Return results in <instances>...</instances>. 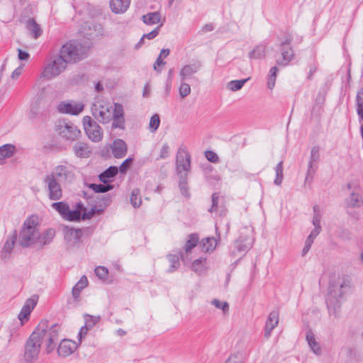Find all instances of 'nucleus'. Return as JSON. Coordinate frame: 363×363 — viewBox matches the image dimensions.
Instances as JSON below:
<instances>
[{
    "label": "nucleus",
    "mask_w": 363,
    "mask_h": 363,
    "mask_svg": "<svg viewBox=\"0 0 363 363\" xmlns=\"http://www.w3.org/2000/svg\"><path fill=\"white\" fill-rule=\"evenodd\" d=\"M59 324H53L50 327L48 325V320H42L33 333L38 334L37 340L42 345L43 342H46V350L48 353L52 352L56 346V342L59 340V333L60 331Z\"/></svg>",
    "instance_id": "nucleus-1"
},
{
    "label": "nucleus",
    "mask_w": 363,
    "mask_h": 363,
    "mask_svg": "<svg viewBox=\"0 0 363 363\" xmlns=\"http://www.w3.org/2000/svg\"><path fill=\"white\" fill-rule=\"evenodd\" d=\"M347 287L345 281L337 284L330 281L328 286V293L325 298V303L330 315L338 316L341 308V298L345 293L344 289Z\"/></svg>",
    "instance_id": "nucleus-2"
},
{
    "label": "nucleus",
    "mask_w": 363,
    "mask_h": 363,
    "mask_svg": "<svg viewBox=\"0 0 363 363\" xmlns=\"http://www.w3.org/2000/svg\"><path fill=\"white\" fill-rule=\"evenodd\" d=\"M38 224V218L33 216L28 218L24 221L18 240L21 247H29L36 243L39 238Z\"/></svg>",
    "instance_id": "nucleus-3"
},
{
    "label": "nucleus",
    "mask_w": 363,
    "mask_h": 363,
    "mask_svg": "<svg viewBox=\"0 0 363 363\" xmlns=\"http://www.w3.org/2000/svg\"><path fill=\"white\" fill-rule=\"evenodd\" d=\"M58 56L63 58L67 65L78 62L84 58L83 48L77 41H69L62 45Z\"/></svg>",
    "instance_id": "nucleus-4"
},
{
    "label": "nucleus",
    "mask_w": 363,
    "mask_h": 363,
    "mask_svg": "<svg viewBox=\"0 0 363 363\" xmlns=\"http://www.w3.org/2000/svg\"><path fill=\"white\" fill-rule=\"evenodd\" d=\"M55 130L58 135L66 141L73 142L79 139L81 131L72 121L68 120H59L55 125Z\"/></svg>",
    "instance_id": "nucleus-5"
},
{
    "label": "nucleus",
    "mask_w": 363,
    "mask_h": 363,
    "mask_svg": "<svg viewBox=\"0 0 363 363\" xmlns=\"http://www.w3.org/2000/svg\"><path fill=\"white\" fill-rule=\"evenodd\" d=\"M65 60L59 56L50 57L46 62L40 77L50 80L63 72L67 68Z\"/></svg>",
    "instance_id": "nucleus-6"
},
{
    "label": "nucleus",
    "mask_w": 363,
    "mask_h": 363,
    "mask_svg": "<svg viewBox=\"0 0 363 363\" xmlns=\"http://www.w3.org/2000/svg\"><path fill=\"white\" fill-rule=\"evenodd\" d=\"M284 40L279 44V50L281 55V58L277 59V65L281 67L287 66L294 57V50L291 45L293 40L292 33L286 31L284 34Z\"/></svg>",
    "instance_id": "nucleus-7"
},
{
    "label": "nucleus",
    "mask_w": 363,
    "mask_h": 363,
    "mask_svg": "<svg viewBox=\"0 0 363 363\" xmlns=\"http://www.w3.org/2000/svg\"><path fill=\"white\" fill-rule=\"evenodd\" d=\"M45 189L50 200L57 201L62 198V189L60 182L50 174H47L43 180Z\"/></svg>",
    "instance_id": "nucleus-8"
},
{
    "label": "nucleus",
    "mask_w": 363,
    "mask_h": 363,
    "mask_svg": "<svg viewBox=\"0 0 363 363\" xmlns=\"http://www.w3.org/2000/svg\"><path fill=\"white\" fill-rule=\"evenodd\" d=\"M38 337L36 333H33L25 344L23 357L27 362H32L38 357L41 344L37 340Z\"/></svg>",
    "instance_id": "nucleus-9"
},
{
    "label": "nucleus",
    "mask_w": 363,
    "mask_h": 363,
    "mask_svg": "<svg viewBox=\"0 0 363 363\" xmlns=\"http://www.w3.org/2000/svg\"><path fill=\"white\" fill-rule=\"evenodd\" d=\"M113 108L108 104L102 105L101 103L96 102L91 107L93 116L101 123H109L113 118Z\"/></svg>",
    "instance_id": "nucleus-10"
},
{
    "label": "nucleus",
    "mask_w": 363,
    "mask_h": 363,
    "mask_svg": "<svg viewBox=\"0 0 363 363\" xmlns=\"http://www.w3.org/2000/svg\"><path fill=\"white\" fill-rule=\"evenodd\" d=\"M83 125L88 138L93 142H99L103 137V133L99 125L90 116L83 118Z\"/></svg>",
    "instance_id": "nucleus-11"
},
{
    "label": "nucleus",
    "mask_w": 363,
    "mask_h": 363,
    "mask_svg": "<svg viewBox=\"0 0 363 363\" xmlns=\"http://www.w3.org/2000/svg\"><path fill=\"white\" fill-rule=\"evenodd\" d=\"M191 170V156L185 150H179L176 157V171L179 177L181 174L188 176Z\"/></svg>",
    "instance_id": "nucleus-12"
},
{
    "label": "nucleus",
    "mask_w": 363,
    "mask_h": 363,
    "mask_svg": "<svg viewBox=\"0 0 363 363\" xmlns=\"http://www.w3.org/2000/svg\"><path fill=\"white\" fill-rule=\"evenodd\" d=\"M50 174L55 176V178L60 182L64 183H70L75 178V174L72 167L67 164L55 167Z\"/></svg>",
    "instance_id": "nucleus-13"
},
{
    "label": "nucleus",
    "mask_w": 363,
    "mask_h": 363,
    "mask_svg": "<svg viewBox=\"0 0 363 363\" xmlns=\"http://www.w3.org/2000/svg\"><path fill=\"white\" fill-rule=\"evenodd\" d=\"M320 160V147L318 145H315L311 148V155L309 162L308 163L307 173L305 178V184L308 182L310 184L313 179V176L315 174L316 169L318 167L315 163L318 162Z\"/></svg>",
    "instance_id": "nucleus-14"
},
{
    "label": "nucleus",
    "mask_w": 363,
    "mask_h": 363,
    "mask_svg": "<svg viewBox=\"0 0 363 363\" xmlns=\"http://www.w3.org/2000/svg\"><path fill=\"white\" fill-rule=\"evenodd\" d=\"M84 104L74 101H61L57 105V110L62 113L78 115L84 109Z\"/></svg>",
    "instance_id": "nucleus-15"
},
{
    "label": "nucleus",
    "mask_w": 363,
    "mask_h": 363,
    "mask_svg": "<svg viewBox=\"0 0 363 363\" xmlns=\"http://www.w3.org/2000/svg\"><path fill=\"white\" fill-rule=\"evenodd\" d=\"M112 128L125 129V119L123 107L120 104H115L112 114Z\"/></svg>",
    "instance_id": "nucleus-16"
},
{
    "label": "nucleus",
    "mask_w": 363,
    "mask_h": 363,
    "mask_svg": "<svg viewBox=\"0 0 363 363\" xmlns=\"http://www.w3.org/2000/svg\"><path fill=\"white\" fill-rule=\"evenodd\" d=\"M202 67V62L199 60H194L189 65H186L180 70L179 75L181 81L190 79L194 74H196Z\"/></svg>",
    "instance_id": "nucleus-17"
},
{
    "label": "nucleus",
    "mask_w": 363,
    "mask_h": 363,
    "mask_svg": "<svg viewBox=\"0 0 363 363\" xmlns=\"http://www.w3.org/2000/svg\"><path fill=\"white\" fill-rule=\"evenodd\" d=\"M78 347V345L70 340H62L58 347L57 353L60 356L65 357L72 354Z\"/></svg>",
    "instance_id": "nucleus-18"
},
{
    "label": "nucleus",
    "mask_w": 363,
    "mask_h": 363,
    "mask_svg": "<svg viewBox=\"0 0 363 363\" xmlns=\"http://www.w3.org/2000/svg\"><path fill=\"white\" fill-rule=\"evenodd\" d=\"M279 323V311H272L268 315L265 328L264 337L268 339L271 336L272 331L277 326Z\"/></svg>",
    "instance_id": "nucleus-19"
},
{
    "label": "nucleus",
    "mask_w": 363,
    "mask_h": 363,
    "mask_svg": "<svg viewBox=\"0 0 363 363\" xmlns=\"http://www.w3.org/2000/svg\"><path fill=\"white\" fill-rule=\"evenodd\" d=\"M64 231L65 238L70 245L74 246L81 242V238L82 236V230L81 229L66 227Z\"/></svg>",
    "instance_id": "nucleus-20"
},
{
    "label": "nucleus",
    "mask_w": 363,
    "mask_h": 363,
    "mask_svg": "<svg viewBox=\"0 0 363 363\" xmlns=\"http://www.w3.org/2000/svg\"><path fill=\"white\" fill-rule=\"evenodd\" d=\"M130 1L131 0H110V9L114 13H124L129 8Z\"/></svg>",
    "instance_id": "nucleus-21"
},
{
    "label": "nucleus",
    "mask_w": 363,
    "mask_h": 363,
    "mask_svg": "<svg viewBox=\"0 0 363 363\" xmlns=\"http://www.w3.org/2000/svg\"><path fill=\"white\" fill-rule=\"evenodd\" d=\"M111 148L116 158H122L127 153V145L121 139L115 140L111 145Z\"/></svg>",
    "instance_id": "nucleus-22"
},
{
    "label": "nucleus",
    "mask_w": 363,
    "mask_h": 363,
    "mask_svg": "<svg viewBox=\"0 0 363 363\" xmlns=\"http://www.w3.org/2000/svg\"><path fill=\"white\" fill-rule=\"evenodd\" d=\"M55 235V231L52 228L47 229L42 234L39 233V238L35 244L38 245L40 247L50 244Z\"/></svg>",
    "instance_id": "nucleus-23"
},
{
    "label": "nucleus",
    "mask_w": 363,
    "mask_h": 363,
    "mask_svg": "<svg viewBox=\"0 0 363 363\" xmlns=\"http://www.w3.org/2000/svg\"><path fill=\"white\" fill-rule=\"evenodd\" d=\"M73 150L77 157L82 158L88 157L91 153L87 144L83 142L76 143Z\"/></svg>",
    "instance_id": "nucleus-24"
},
{
    "label": "nucleus",
    "mask_w": 363,
    "mask_h": 363,
    "mask_svg": "<svg viewBox=\"0 0 363 363\" xmlns=\"http://www.w3.org/2000/svg\"><path fill=\"white\" fill-rule=\"evenodd\" d=\"M306 340L311 350L317 355L321 354V348L319 343L315 340V335L312 330L309 329L306 333Z\"/></svg>",
    "instance_id": "nucleus-25"
},
{
    "label": "nucleus",
    "mask_w": 363,
    "mask_h": 363,
    "mask_svg": "<svg viewBox=\"0 0 363 363\" xmlns=\"http://www.w3.org/2000/svg\"><path fill=\"white\" fill-rule=\"evenodd\" d=\"M88 285V280L86 276H82L81 279L77 281V283L72 288V294L75 301H79V298L80 296L81 291L83 289L86 287Z\"/></svg>",
    "instance_id": "nucleus-26"
},
{
    "label": "nucleus",
    "mask_w": 363,
    "mask_h": 363,
    "mask_svg": "<svg viewBox=\"0 0 363 363\" xmlns=\"http://www.w3.org/2000/svg\"><path fill=\"white\" fill-rule=\"evenodd\" d=\"M118 172V169L116 166H111L99 176V180L104 183H108L110 179L116 176Z\"/></svg>",
    "instance_id": "nucleus-27"
},
{
    "label": "nucleus",
    "mask_w": 363,
    "mask_h": 363,
    "mask_svg": "<svg viewBox=\"0 0 363 363\" xmlns=\"http://www.w3.org/2000/svg\"><path fill=\"white\" fill-rule=\"evenodd\" d=\"M211 200L212 205L211 207L208 209V211L211 213L219 211L221 215L224 214L225 209L222 205H220V203L223 200V199L219 196L218 194H213L211 196Z\"/></svg>",
    "instance_id": "nucleus-28"
},
{
    "label": "nucleus",
    "mask_w": 363,
    "mask_h": 363,
    "mask_svg": "<svg viewBox=\"0 0 363 363\" xmlns=\"http://www.w3.org/2000/svg\"><path fill=\"white\" fill-rule=\"evenodd\" d=\"M26 28L30 31V35L35 39L42 34V30L34 18H30L27 21Z\"/></svg>",
    "instance_id": "nucleus-29"
},
{
    "label": "nucleus",
    "mask_w": 363,
    "mask_h": 363,
    "mask_svg": "<svg viewBox=\"0 0 363 363\" xmlns=\"http://www.w3.org/2000/svg\"><path fill=\"white\" fill-rule=\"evenodd\" d=\"M16 237L17 235L16 231L12 235L8 237L1 252L2 254H4V259H7V255L11 253L16 240Z\"/></svg>",
    "instance_id": "nucleus-30"
},
{
    "label": "nucleus",
    "mask_w": 363,
    "mask_h": 363,
    "mask_svg": "<svg viewBox=\"0 0 363 363\" xmlns=\"http://www.w3.org/2000/svg\"><path fill=\"white\" fill-rule=\"evenodd\" d=\"M84 28H88L90 30H93L86 34L90 37L103 35L104 30L102 26L100 23L95 22H87L85 23Z\"/></svg>",
    "instance_id": "nucleus-31"
},
{
    "label": "nucleus",
    "mask_w": 363,
    "mask_h": 363,
    "mask_svg": "<svg viewBox=\"0 0 363 363\" xmlns=\"http://www.w3.org/2000/svg\"><path fill=\"white\" fill-rule=\"evenodd\" d=\"M217 245V240L213 237L206 238L203 239L200 243L201 250L208 252L213 251Z\"/></svg>",
    "instance_id": "nucleus-32"
},
{
    "label": "nucleus",
    "mask_w": 363,
    "mask_h": 363,
    "mask_svg": "<svg viewBox=\"0 0 363 363\" xmlns=\"http://www.w3.org/2000/svg\"><path fill=\"white\" fill-rule=\"evenodd\" d=\"M161 15L158 11L150 12L142 16V20L146 25H154L160 21Z\"/></svg>",
    "instance_id": "nucleus-33"
},
{
    "label": "nucleus",
    "mask_w": 363,
    "mask_h": 363,
    "mask_svg": "<svg viewBox=\"0 0 363 363\" xmlns=\"http://www.w3.org/2000/svg\"><path fill=\"white\" fill-rule=\"evenodd\" d=\"M16 152V147L11 144H5L0 147V161L11 157Z\"/></svg>",
    "instance_id": "nucleus-34"
},
{
    "label": "nucleus",
    "mask_w": 363,
    "mask_h": 363,
    "mask_svg": "<svg viewBox=\"0 0 363 363\" xmlns=\"http://www.w3.org/2000/svg\"><path fill=\"white\" fill-rule=\"evenodd\" d=\"M347 206L352 208H359L363 203L362 196L355 192L350 194V197L347 199Z\"/></svg>",
    "instance_id": "nucleus-35"
},
{
    "label": "nucleus",
    "mask_w": 363,
    "mask_h": 363,
    "mask_svg": "<svg viewBox=\"0 0 363 363\" xmlns=\"http://www.w3.org/2000/svg\"><path fill=\"white\" fill-rule=\"evenodd\" d=\"M51 207L55 209L62 216V218H65L67 211L69 208L68 203L64 201L52 203L51 204Z\"/></svg>",
    "instance_id": "nucleus-36"
},
{
    "label": "nucleus",
    "mask_w": 363,
    "mask_h": 363,
    "mask_svg": "<svg viewBox=\"0 0 363 363\" xmlns=\"http://www.w3.org/2000/svg\"><path fill=\"white\" fill-rule=\"evenodd\" d=\"M199 239V235L196 233H192L188 236L184 246V250L186 253L191 252V250L197 245Z\"/></svg>",
    "instance_id": "nucleus-37"
},
{
    "label": "nucleus",
    "mask_w": 363,
    "mask_h": 363,
    "mask_svg": "<svg viewBox=\"0 0 363 363\" xmlns=\"http://www.w3.org/2000/svg\"><path fill=\"white\" fill-rule=\"evenodd\" d=\"M250 79L246 78L240 80H232L227 83L226 88L232 91H236L242 88L244 84Z\"/></svg>",
    "instance_id": "nucleus-38"
},
{
    "label": "nucleus",
    "mask_w": 363,
    "mask_h": 363,
    "mask_svg": "<svg viewBox=\"0 0 363 363\" xmlns=\"http://www.w3.org/2000/svg\"><path fill=\"white\" fill-rule=\"evenodd\" d=\"M275 179L274 180V184L277 186H280L282 183L284 179V167H283V161H280L277 166L275 167Z\"/></svg>",
    "instance_id": "nucleus-39"
},
{
    "label": "nucleus",
    "mask_w": 363,
    "mask_h": 363,
    "mask_svg": "<svg viewBox=\"0 0 363 363\" xmlns=\"http://www.w3.org/2000/svg\"><path fill=\"white\" fill-rule=\"evenodd\" d=\"M89 188L91 189L96 193H105L113 188V185L110 184H91Z\"/></svg>",
    "instance_id": "nucleus-40"
},
{
    "label": "nucleus",
    "mask_w": 363,
    "mask_h": 363,
    "mask_svg": "<svg viewBox=\"0 0 363 363\" xmlns=\"http://www.w3.org/2000/svg\"><path fill=\"white\" fill-rule=\"evenodd\" d=\"M179 186L181 193L184 196L189 198L190 196V194L189 191L186 175L181 174V177H179Z\"/></svg>",
    "instance_id": "nucleus-41"
},
{
    "label": "nucleus",
    "mask_w": 363,
    "mask_h": 363,
    "mask_svg": "<svg viewBox=\"0 0 363 363\" xmlns=\"http://www.w3.org/2000/svg\"><path fill=\"white\" fill-rule=\"evenodd\" d=\"M266 45L260 44L251 50V58L261 59L265 56Z\"/></svg>",
    "instance_id": "nucleus-42"
},
{
    "label": "nucleus",
    "mask_w": 363,
    "mask_h": 363,
    "mask_svg": "<svg viewBox=\"0 0 363 363\" xmlns=\"http://www.w3.org/2000/svg\"><path fill=\"white\" fill-rule=\"evenodd\" d=\"M206 258L201 257L199 259H195L191 264V269L196 272H202L205 269V263Z\"/></svg>",
    "instance_id": "nucleus-43"
},
{
    "label": "nucleus",
    "mask_w": 363,
    "mask_h": 363,
    "mask_svg": "<svg viewBox=\"0 0 363 363\" xmlns=\"http://www.w3.org/2000/svg\"><path fill=\"white\" fill-rule=\"evenodd\" d=\"M318 67L319 64L315 57H313L312 62L308 65V72L306 77L308 80L311 81L313 79V74L318 71Z\"/></svg>",
    "instance_id": "nucleus-44"
},
{
    "label": "nucleus",
    "mask_w": 363,
    "mask_h": 363,
    "mask_svg": "<svg viewBox=\"0 0 363 363\" xmlns=\"http://www.w3.org/2000/svg\"><path fill=\"white\" fill-rule=\"evenodd\" d=\"M130 203L134 208H138L142 203L141 197L140 196V190L134 189L130 195Z\"/></svg>",
    "instance_id": "nucleus-45"
},
{
    "label": "nucleus",
    "mask_w": 363,
    "mask_h": 363,
    "mask_svg": "<svg viewBox=\"0 0 363 363\" xmlns=\"http://www.w3.org/2000/svg\"><path fill=\"white\" fill-rule=\"evenodd\" d=\"M279 72L278 68L276 66L271 67L269 70V74L268 77L267 86L269 89H272L275 86L276 77Z\"/></svg>",
    "instance_id": "nucleus-46"
},
{
    "label": "nucleus",
    "mask_w": 363,
    "mask_h": 363,
    "mask_svg": "<svg viewBox=\"0 0 363 363\" xmlns=\"http://www.w3.org/2000/svg\"><path fill=\"white\" fill-rule=\"evenodd\" d=\"M167 259L170 263L168 272H173L179 266V257L176 255H167Z\"/></svg>",
    "instance_id": "nucleus-47"
},
{
    "label": "nucleus",
    "mask_w": 363,
    "mask_h": 363,
    "mask_svg": "<svg viewBox=\"0 0 363 363\" xmlns=\"http://www.w3.org/2000/svg\"><path fill=\"white\" fill-rule=\"evenodd\" d=\"M63 219L69 221H79L82 218L79 211L71 210L69 208Z\"/></svg>",
    "instance_id": "nucleus-48"
},
{
    "label": "nucleus",
    "mask_w": 363,
    "mask_h": 363,
    "mask_svg": "<svg viewBox=\"0 0 363 363\" xmlns=\"http://www.w3.org/2000/svg\"><path fill=\"white\" fill-rule=\"evenodd\" d=\"M160 124V119L158 114H154L150 121V128L151 129L152 132H155Z\"/></svg>",
    "instance_id": "nucleus-49"
},
{
    "label": "nucleus",
    "mask_w": 363,
    "mask_h": 363,
    "mask_svg": "<svg viewBox=\"0 0 363 363\" xmlns=\"http://www.w3.org/2000/svg\"><path fill=\"white\" fill-rule=\"evenodd\" d=\"M180 96L184 98L187 96L191 92L190 85L186 82L182 81L179 88Z\"/></svg>",
    "instance_id": "nucleus-50"
},
{
    "label": "nucleus",
    "mask_w": 363,
    "mask_h": 363,
    "mask_svg": "<svg viewBox=\"0 0 363 363\" xmlns=\"http://www.w3.org/2000/svg\"><path fill=\"white\" fill-rule=\"evenodd\" d=\"M244 356L242 353H237L228 357L225 363H243Z\"/></svg>",
    "instance_id": "nucleus-51"
},
{
    "label": "nucleus",
    "mask_w": 363,
    "mask_h": 363,
    "mask_svg": "<svg viewBox=\"0 0 363 363\" xmlns=\"http://www.w3.org/2000/svg\"><path fill=\"white\" fill-rule=\"evenodd\" d=\"M211 303L217 308L221 309L223 313H226L229 310V305L226 301L221 302L218 299H213Z\"/></svg>",
    "instance_id": "nucleus-52"
},
{
    "label": "nucleus",
    "mask_w": 363,
    "mask_h": 363,
    "mask_svg": "<svg viewBox=\"0 0 363 363\" xmlns=\"http://www.w3.org/2000/svg\"><path fill=\"white\" fill-rule=\"evenodd\" d=\"M173 69H170L167 74V79L166 81V85H165V94L166 95H169V92L172 89V78H173Z\"/></svg>",
    "instance_id": "nucleus-53"
},
{
    "label": "nucleus",
    "mask_w": 363,
    "mask_h": 363,
    "mask_svg": "<svg viewBox=\"0 0 363 363\" xmlns=\"http://www.w3.org/2000/svg\"><path fill=\"white\" fill-rule=\"evenodd\" d=\"M133 162V158L128 157L126 160H125L120 167L118 168V171L122 173L125 174L128 171V169L130 168L131 164Z\"/></svg>",
    "instance_id": "nucleus-54"
},
{
    "label": "nucleus",
    "mask_w": 363,
    "mask_h": 363,
    "mask_svg": "<svg viewBox=\"0 0 363 363\" xmlns=\"http://www.w3.org/2000/svg\"><path fill=\"white\" fill-rule=\"evenodd\" d=\"M99 317L91 316L89 315H86L85 317V325L86 328H91L94 325H95L99 320Z\"/></svg>",
    "instance_id": "nucleus-55"
},
{
    "label": "nucleus",
    "mask_w": 363,
    "mask_h": 363,
    "mask_svg": "<svg viewBox=\"0 0 363 363\" xmlns=\"http://www.w3.org/2000/svg\"><path fill=\"white\" fill-rule=\"evenodd\" d=\"M37 301H38V296H33L31 298L26 300V301L23 307L27 308V309L28 308L29 311H32L33 309L36 306Z\"/></svg>",
    "instance_id": "nucleus-56"
},
{
    "label": "nucleus",
    "mask_w": 363,
    "mask_h": 363,
    "mask_svg": "<svg viewBox=\"0 0 363 363\" xmlns=\"http://www.w3.org/2000/svg\"><path fill=\"white\" fill-rule=\"evenodd\" d=\"M96 276L101 279H104L108 276V269L104 267H97L95 269Z\"/></svg>",
    "instance_id": "nucleus-57"
},
{
    "label": "nucleus",
    "mask_w": 363,
    "mask_h": 363,
    "mask_svg": "<svg viewBox=\"0 0 363 363\" xmlns=\"http://www.w3.org/2000/svg\"><path fill=\"white\" fill-rule=\"evenodd\" d=\"M205 156L206 159L211 162L216 163L219 161V157L218 155L211 150H208L205 152Z\"/></svg>",
    "instance_id": "nucleus-58"
},
{
    "label": "nucleus",
    "mask_w": 363,
    "mask_h": 363,
    "mask_svg": "<svg viewBox=\"0 0 363 363\" xmlns=\"http://www.w3.org/2000/svg\"><path fill=\"white\" fill-rule=\"evenodd\" d=\"M169 156V146L167 143H164L160 150V156L157 160L166 159Z\"/></svg>",
    "instance_id": "nucleus-59"
},
{
    "label": "nucleus",
    "mask_w": 363,
    "mask_h": 363,
    "mask_svg": "<svg viewBox=\"0 0 363 363\" xmlns=\"http://www.w3.org/2000/svg\"><path fill=\"white\" fill-rule=\"evenodd\" d=\"M96 213V208H92L89 211H86V209L83 212L82 215L81 216L82 220H89L91 219Z\"/></svg>",
    "instance_id": "nucleus-60"
},
{
    "label": "nucleus",
    "mask_w": 363,
    "mask_h": 363,
    "mask_svg": "<svg viewBox=\"0 0 363 363\" xmlns=\"http://www.w3.org/2000/svg\"><path fill=\"white\" fill-rule=\"evenodd\" d=\"M165 63L166 62L163 60H162L161 55H159L153 65V68L157 72H161L162 67L164 66Z\"/></svg>",
    "instance_id": "nucleus-61"
},
{
    "label": "nucleus",
    "mask_w": 363,
    "mask_h": 363,
    "mask_svg": "<svg viewBox=\"0 0 363 363\" xmlns=\"http://www.w3.org/2000/svg\"><path fill=\"white\" fill-rule=\"evenodd\" d=\"M31 311L27 308L22 307L19 314L18 318L21 321H23L24 319L28 320Z\"/></svg>",
    "instance_id": "nucleus-62"
},
{
    "label": "nucleus",
    "mask_w": 363,
    "mask_h": 363,
    "mask_svg": "<svg viewBox=\"0 0 363 363\" xmlns=\"http://www.w3.org/2000/svg\"><path fill=\"white\" fill-rule=\"evenodd\" d=\"M313 240H313L308 237L306 238L304 247L302 250V256H305L308 252V251L310 250L311 245L313 242Z\"/></svg>",
    "instance_id": "nucleus-63"
},
{
    "label": "nucleus",
    "mask_w": 363,
    "mask_h": 363,
    "mask_svg": "<svg viewBox=\"0 0 363 363\" xmlns=\"http://www.w3.org/2000/svg\"><path fill=\"white\" fill-rule=\"evenodd\" d=\"M162 26V24H160L159 26H157L156 28L152 30L151 32H150L147 34H144L143 38H146L149 40H152V39L155 38L158 35L160 27Z\"/></svg>",
    "instance_id": "nucleus-64"
}]
</instances>
